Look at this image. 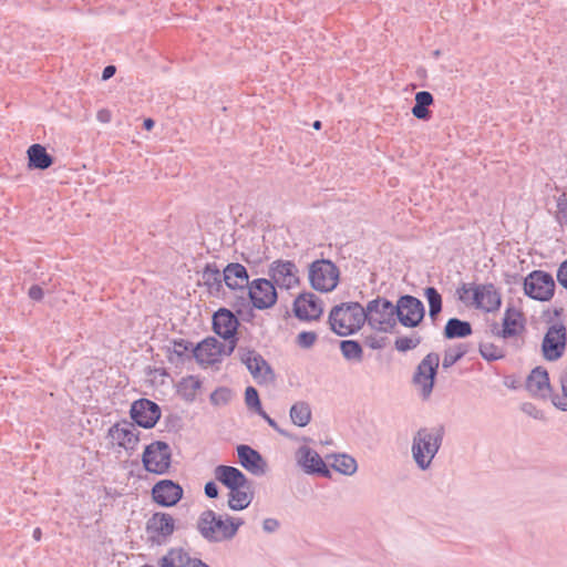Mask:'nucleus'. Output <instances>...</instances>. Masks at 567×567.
<instances>
[{
  "mask_svg": "<svg viewBox=\"0 0 567 567\" xmlns=\"http://www.w3.org/2000/svg\"><path fill=\"white\" fill-rule=\"evenodd\" d=\"M243 524L241 518L216 515L214 511L208 509L200 514L197 520V529L207 542L221 543L233 539Z\"/></svg>",
  "mask_w": 567,
  "mask_h": 567,
  "instance_id": "nucleus-1",
  "label": "nucleus"
},
{
  "mask_svg": "<svg viewBox=\"0 0 567 567\" xmlns=\"http://www.w3.org/2000/svg\"><path fill=\"white\" fill-rule=\"evenodd\" d=\"M443 442L442 427H421L413 437L411 445L412 458L421 471L431 468L433 460Z\"/></svg>",
  "mask_w": 567,
  "mask_h": 567,
  "instance_id": "nucleus-2",
  "label": "nucleus"
},
{
  "mask_svg": "<svg viewBox=\"0 0 567 567\" xmlns=\"http://www.w3.org/2000/svg\"><path fill=\"white\" fill-rule=\"evenodd\" d=\"M329 322L332 331L337 334H352L365 322L363 307L359 302H347L336 306L330 311Z\"/></svg>",
  "mask_w": 567,
  "mask_h": 567,
  "instance_id": "nucleus-3",
  "label": "nucleus"
},
{
  "mask_svg": "<svg viewBox=\"0 0 567 567\" xmlns=\"http://www.w3.org/2000/svg\"><path fill=\"white\" fill-rule=\"evenodd\" d=\"M460 299L486 312L497 311L502 303L501 293L493 284L462 285Z\"/></svg>",
  "mask_w": 567,
  "mask_h": 567,
  "instance_id": "nucleus-4",
  "label": "nucleus"
},
{
  "mask_svg": "<svg viewBox=\"0 0 567 567\" xmlns=\"http://www.w3.org/2000/svg\"><path fill=\"white\" fill-rule=\"evenodd\" d=\"M363 311L365 322L374 330L388 332L396 324L394 305L385 298L369 301Z\"/></svg>",
  "mask_w": 567,
  "mask_h": 567,
  "instance_id": "nucleus-5",
  "label": "nucleus"
},
{
  "mask_svg": "<svg viewBox=\"0 0 567 567\" xmlns=\"http://www.w3.org/2000/svg\"><path fill=\"white\" fill-rule=\"evenodd\" d=\"M309 280L313 289L330 292L339 282V269L330 260H316L309 267Z\"/></svg>",
  "mask_w": 567,
  "mask_h": 567,
  "instance_id": "nucleus-6",
  "label": "nucleus"
},
{
  "mask_svg": "<svg viewBox=\"0 0 567 567\" xmlns=\"http://www.w3.org/2000/svg\"><path fill=\"white\" fill-rule=\"evenodd\" d=\"M172 450L163 441H155L144 450L142 462L145 470L154 474H165L171 467Z\"/></svg>",
  "mask_w": 567,
  "mask_h": 567,
  "instance_id": "nucleus-7",
  "label": "nucleus"
},
{
  "mask_svg": "<svg viewBox=\"0 0 567 567\" xmlns=\"http://www.w3.org/2000/svg\"><path fill=\"white\" fill-rule=\"evenodd\" d=\"M395 322L402 326L414 328L420 324L424 318V306L422 301L413 296L405 295L399 298L394 305Z\"/></svg>",
  "mask_w": 567,
  "mask_h": 567,
  "instance_id": "nucleus-8",
  "label": "nucleus"
},
{
  "mask_svg": "<svg viewBox=\"0 0 567 567\" xmlns=\"http://www.w3.org/2000/svg\"><path fill=\"white\" fill-rule=\"evenodd\" d=\"M440 364L437 353L431 352L419 363L413 375V383L419 388L423 399H427L433 390L434 379Z\"/></svg>",
  "mask_w": 567,
  "mask_h": 567,
  "instance_id": "nucleus-9",
  "label": "nucleus"
},
{
  "mask_svg": "<svg viewBox=\"0 0 567 567\" xmlns=\"http://www.w3.org/2000/svg\"><path fill=\"white\" fill-rule=\"evenodd\" d=\"M235 347L236 340L221 343L215 338H207L194 349V357L199 363L210 365L218 362L223 355H229Z\"/></svg>",
  "mask_w": 567,
  "mask_h": 567,
  "instance_id": "nucleus-10",
  "label": "nucleus"
},
{
  "mask_svg": "<svg viewBox=\"0 0 567 567\" xmlns=\"http://www.w3.org/2000/svg\"><path fill=\"white\" fill-rule=\"evenodd\" d=\"M525 293L540 301L549 300L555 291V281L551 275L536 270L530 272L524 280Z\"/></svg>",
  "mask_w": 567,
  "mask_h": 567,
  "instance_id": "nucleus-11",
  "label": "nucleus"
},
{
  "mask_svg": "<svg viewBox=\"0 0 567 567\" xmlns=\"http://www.w3.org/2000/svg\"><path fill=\"white\" fill-rule=\"evenodd\" d=\"M566 327L561 322H554L549 326L542 344L545 359L558 360L566 348Z\"/></svg>",
  "mask_w": 567,
  "mask_h": 567,
  "instance_id": "nucleus-12",
  "label": "nucleus"
},
{
  "mask_svg": "<svg viewBox=\"0 0 567 567\" xmlns=\"http://www.w3.org/2000/svg\"><path fill=\"white\" fill-rule=\"evenodd\" d=\"M109 437L127 452L134 451L140 442V431L130 421H121L109 429Z\"/></svg>",
  "mask_w": 567,
  "mask_h": 567,
  "instance_id": "nucleus-13",
  "label": "nucleus"
},
{
  "mask_svg": "<svg viewBox=\"0 0 567 567\" xmlns=\"http://www.w3.org/2000/svg\"><path fill=\"white\" fill-rule=\"evenodd\" d=\"M248 296L257 309L271 308L277 301V291L272 281L264 278L250 282Z\"/></svg>",
  "mask_w": 567,
  "mask_h": 567,
  "instance_id": "nucleus-14",
  "label": "nucleus"
},
{
  "mask_svg": "<svg viewBox=\"0 0 567 567\" xmlns=\"http://www.w3.org/2000/svg\"><path fill=\"white\" fill-rule=\"evenodd\" d=\"M130 414L135 425L152 429L161 417V409L151 400L140 399L132 404Z\"/></svg>",
  "mask_w": 567,
  "mask_h": 567,
  "instance_id": "nucleus-15",
  "label": "nucleus"
},
{
  "mask_svg": "<svg viewBox=\"0 0 567 567\" xmlns=\"http://www.w3.org/2000/svg\"><path fill=\"white\" fill-rule=\"evenodd\" d=\"M175 530V520L167 513H155L146 523V532L155 544L165 543Z\"/></svg>",
  "mask_w": 567,
  "mask_h": 567,
  "instance_id": "nucleus-16",
  "label": "nucleus"
},
{
  "mask_svg": "<svg viewBox=\"0 0 567 567\" xmlns=\"http://www.w3.org/2000/svg\"><path fill=\"white\" fill-rule=\"evenodd\" d=\"M270 281L280 288L290 289L298 285V269L290 260H275L269 268Z\"/></svg>",
  "mask_w": 567,
  "mask_h": 567,
  "instance_id": "nucleus-17",
  "label": "nucleus"
},
{
  "mask_svg": "<svg viewBox=\"0 0 567 567\" xmlns=\"http://www.w3.org/2000/svg\"><path fill=\"white\" fill-rule=\"evenodd\" d=\"M241 361L247 367L254 379L259 383H269L274 380V373L267 361L256 351L246 350L241 353Z\"/></svg>",
  "mask_w": 567,
  "mask_h": 567,
  "instance_id": "nucleus-18",
  "label": "nucleus"
},
{
  "mask_svg": "<svg viewBox=\"0 0 567 567\" xmlns=\"http://www.w3.org/2000/svg\"><path fill=\"white\" fill-rule=\"evenodd\" d=\"M152 496L158 505L171 507L182 499L183 488L178 483L171 480H162L153 486Z\"/></svg>",
  "mask_w": 567,
  "mask_h": 567,
  "instance_id": "nucleus-19",
  "label": "nucleus"
},
{
  "mask_svg": "<svg viewBox=\"0 0 567 567\" xmlns=\"http://www.w3.org/2000/svg\"><path fill=\"white\" fill-rule=\"evenodd\" d=\"M296 461L307 474H321L326 477L330 476V472L321 456L307 445H302L297 450Z\"/></svg>",
  "mask_w": 567,
  "mask_h": 567,
  "instance_id": "nucleus-20",
  "label": "nucleus"
},
{
  "mask_svg": "<svg viewBox=\"0 0 567 567\" xmlns=\"http://www.w3.org/2000/svg\"><path fill=\"white\" fill-rule=\"evenodd\" d=\"M293 311L301 320H316L322 313V306L316 295L308 292L295 300Z\"/></svg>",
  "mask_w": 567,
  "mask_h": 567,
  "instance_id": "nucleus-21",
  "label": "nucleus"
},
{
  "mask_svg": "<svg viewBox=\"0 0 567 567\" xmlns=\"http://www.w3.org/2000/svg\"><path fill=\"white\" fill-rule=\"evenodd\" d=\"M238 324V319L227 309H219L213 317L214 331L228 342L236 340L235 333Z\"/></svg>",
  "mask_w": 567,
  "mask_h": 567,
  "instance_id": "nucleus-22",
  "label": "nucleus"
},
{
  "mask_svg": "<svg viewBox=\"0 0 567 567\" xmlns=\"http://www.w3.org/2000/svg\"><path fill=\"white\" fill-rule=\"evenodd\" d=\"M237 454L240 465L255 475H262L266 471V462L256 450L248 445H239Z\"/></svg>",
  "mask_w": 567,
  "mask_h": 567,
  "instance_id": "nucleus-23",
  "label": "nucleus"
},
{
  "mask_svg": "<svg viewBox=\"0 0 567 567\" xmlns=\"http://www.w3.org/2000/svg\"><path fill=\"white\" fill-rule=\"evenodd\" d=\"M226 286L233 290L249 289V276L247 269L238 262L228 264L223 270Z\"/></svg>",
  "mask_w": 567,
  "mask_h": 567,
  "instance_id": "nucleus-24",
  "label": "nucleus"
},
{
  "mask_svg": "<svg viewBox=\"0 0 567 567\" xmlns=\"http://www.w3.org/2000/svg\"><path fill=\"white\" fill-rule=\"evenodd\" d=\"M215 478L229 489L248 486L250 481L243 472L234 466L218 465L215 471Z\"/></svg>",
  "mask_w": 567,
  "mask_h": 567,
  "instance_id": "nucleus-25",
  "label": "nucleus"
},
{
  "mask_svg": "<svg viewBox=\"0 0 567 567\" xmlns=\"http://www.w3.org/2000/svg\"><path fill=\"white\" fill-rule=\"evenodd\" d=\"M526 389L534 396L545 398L550 389L547 371L535 368L526 380Z\"/></svg>",
  "mask_w": 567,
  "mask_h": 567,
  "instance_id": "nucleus-26",
  "label": "nucleus"
},
{
  "mask_svg": "<svg viewBox=\"0 0 567 567\" xmlns=\"http://www.w3.org/2000/svg\"><path fill=\"white\" fill-rule=\"evenodd\" d=\"M196 558L182 547L171 548L166 555L158 560L159 567H193Z\"/></svg>",
  "mask_w": 567,
  "mask_h": 567,
  "instance_id": "nucleus-27",
  "label": "nucleus"
},
{
  "mask_svg": "<svg viewBox=\"0 0 567 567\" xmlns=\"http://www.w3.org/2000/svg\"><path fill=\"white\" fill-rule=\"evenodd\" d=\"M252 498L251 483H248V486L229 489L228 506L233 511H241L250 505Z\"/></svg>",
  "mask_w": 567,
  "mask_h": 567,
  "instance_id": "nucleus-28",
  "label": "nucleus"
},
{
  "mask_svg": "<svg viewBox=\"0 0 567 567\" xmlns=\"http://www.w3.org/2000/svg\"><path fill=\"white\" fill-rule=\"evenodd\" d=\"M29 166L38 169H47L52 163V156L40 144H33L28 150Z\"/></svg>",
  "mask_w": 567,
  "mask_h": 567,
  "instance_id": "nucleus-29",
  "label": "nucleus"
},
{
  "mask_svg": "<svg viewBox=\"0 0 567 567\" xmlns=\"http://www.w3.org/2000/svg\"><path fill=\"white\" fill-rule=\"evenodd\" d=\"M205 286L208 287L210 293H219L223 288V274L215 264H208L202 275Z\"/></svg>",
  "mask_w": 567,
  "mask_h": 567,
  "instance_id": "nucleus-30",
  "label": "nucleus"
},
{
  "mask_svg": "<svg viewBox=\"0 0 567 567\" xmlns=\"http://www.w3.org/2000/svg\"><path fill=\"white\" fill-rule=\"evenodd\" d=\"M520 312L514 308H507L503 318V329L498 336L508 339L518 334V321Z\"/></svg>",
  "mask_w": 567,
  "mask_h": 567,
  "instance_id": "nucleus-31",
  "label": "nucleus"
},
{
  "mask_svg": "<svg viewBox=\"0 0 567 567\" xmlns=\"http://www.w3.org/2000/svg\"><path fill=\"white\" fill-rule=\"evenodd\" d=\"M433 96L427 91H420L415 94V104L412 107V114L417 120H429L430 111L427 107L433 104Z\"/></svg>",
  "mask_w": 567,
  "mask_h": 567,
  "instance_id": "nucleus-32",
  "label": "nucleus"
},
{
  "mask_svg": "<svg viewBox=\"0 0 567 567\" xmlns=\"http://www.w3.org/2000/svg\"><path fill=\"white\" fill-rule=\"evenodd\" d=\"M291 422L300 427L308 425L311 421V409L309 403L305 401H298L290 408Z\"/></svg>",
  "mask_w": 567,
  "mask_h": 567,
  "instance_id": "nucleus-33",
  "label": "nucleus"
},
{
  "mask_svg": "<svg viewBox=\"0 0 567 567\" xmlns=\"http://www.w3.org/2000/svg\"><path fill=\"white\" fill-rule=\"evenodd\" d=\"M472 333L471 323L467 321L452 318L446 322L444 336L447 339L465 338Z\"/></svg>",
  "mask_w": 567,
  "mask_h": 567,
  "instance_id": "nucleus-34",
  "label": "nucleus"
},
{
  "mask_svg": "<svg viewBox=\"0 0 567 567\" xmlns=\"http://www.w3.org/2000/svg\"><path fill=\"white\" fill-rule=\"evenodd\" d=\"M340 350L343 358L348 361L360 363L363 360V348L354 340H343L340 343Z\"/></svg>",
  "mask_w": 567,
  "mask_h": 567,
  "instance_id": "nucleus-35",
  "label": "nucleus"
},
{
  "mask_svg": "<svg viewBox=\"0 0 567 567\" xmlns=\"http://www.w3.org/2000/svg\"><path fill=\"white\" fill-rule=\"evenodd\" d=\"M332 467L337 472L347 476H351L358 471L357 461L352 456L347 454L336 456Z\"/></svg>",
  "mask_w": 567,
  "mask_h": 567,
  "instance_id": "nucleus-36",
  "label": "nucleus"
},
{
  "mask_svg": "<svg viewBox=\"0 0 567 567\" xmlns=\"http://www.w3.org/2000/svg\"><path fill=\"white\" fill-rule=\"evenodd\" d=\"M424 296L429 303V316L435 320L442 310V297L434 287L425 288Z\"/></svg>",
  "mask_w": 567,
  "mask_h": 567,
  "instance_id": "nucleus-37",
  "label": "nucleus"
},
{
  "mask_svg": "<svg viewBox=\"0 0 567 567\" xmlns=\"http://www.w3.org/2000/svg\"><path fill=\"white\" fill-rule=\"evenodd\" d=\"M467 353V347L465 344H458L454 348L447 349L444 353L442 367L444 369L451 368L458 360H461Z\"/></svg>",
  "mask_w": 567,
  "mask_h": 567,
  "instance_id": "nucleus-38",
  "label": "nucleus"
},
{
  "mask_svg": "<svg viewBox=\"0 0 567 567\" xmlns=\"http://www.w3.org/2000/svg\"><path fill=\"white\" fill-rule=\"evenodd\" d=\"M480 353L487 361H495L504 357V350L491 342L481 343Z\"/></svg>",
  "mask_w": 567,
  "mask_h": 567,
  "instance_id": "nucleus-39",
  "label": "nucleus"
},
{
  "mask_svg": "<svg viewBox=\"0 0 567 567\" xmlns=\"http://www.w3.org/2000/svg\"><path fill=\"white\" fill-rule=\"evenodd\" d=\"M233 393L227 388H219L210 394V402L216 406L226 405L231 400Z\"/></svg>",
  "mask_w": 567,
  "mask_h": 567,
  "instance_id": "nucleus-40",
  "label": "nucleus"
},
{
  "mask_svg": "<svg viewBox=\"0 0 567 567\" xmlns=\"http://www.w3.org/2000/svg\"><path fill=\"white\" fill-rule=\"evenodd\" d=\"M560 384L563 390V396L553 398V403L557 409L561 411H567V369L561 374Z\"/></svg>",
  "mask_w": 567,
  "mask_h": 567,
  "instance_id": "nucleus-41",
  "label": "nucleus"
},
{
  "mask_svg": "<svg viewBox=\"0 0 567 567\" xmlns=\"http://www.w3.org/2000/svg\"><path fill=\"white\" fill-rule=\"evenodd\" d=\"M419 337H400L395 340V349L401 352H405L416 348L420 343Z\"/></svg>",
  "mask_w": 567,
  "mask_h": 567,
  "instance_id": "nucleus-42",
  "label": "nucleus"
},
{
  "mask_svg": "<svg viewBox=\"0 0 567 567\" xmlns=\"http://www.w3.org/2000/svg\"><path fill=\"white\" fill-rule=\"evenodd\" d=\"M245 402L246 405L254 410L255 412H258L261 410V403L259 400L258 392L255 388L248 386L245 391Z\"/></svg>",
  "mask_w": 567,
  "mask_h": 567,
  "instance_id": "nucleus-43",
  "label": "nucleus"
},
{
  "mask_svg": "<svg viewBox=\"0 0 567 567\" xmlns=\"http://www.w3.org/2000/svg\"><path fill=\"white\" fill-rule=\"evenodd\" d=\"M316 340L317 334L312 331H302L297 336L298 346L305 349L311 348Z\"/></svg>",
  "mask_w": 567,
  "mask_h": 567,
  "instance_id": "nucleus-44",
  "label": "nucleus"
},
{
  "mask_svg": "<svg viewBox=\"0 0 567 567\" xmlns=\"http://www.w3.org/2000/svg\"><path fill=\"white\" fill-rule=\"evenodd\" d=\"M557 218L559 223L567 224V199L560 198L557 204Z\"/></svg>",
  "mask_w": 567,
  "mask_h": 567,
  "instance_id": "nucleus-45",
  "label": "nucleus"
},
{
  "mask_svg": "<svg viewBox=\"0 0 567 567\" xmlns=\"http://www.w3.org/2000/svg\"><path fill=\"white\" fill-rule=\"evenodd\" d=\"M557 280L564 288H567V259L558 268Z\"/></svg>",
  "mask_w": 567,
  "mask_h": 567,
  "instance_id": "nucleus-46",
  "label": "nucleus"
},
{
  "mask_svg": "<svg viewBox=\"0 0 567 567\" xmlns=\"http://www.w3.org/2000/svg\"><path fill=\"white\" fill-rule=\"evenodd\" d=\"M278 527H279V522L275 518H266L262 522V529L266 533H274L278 529Z\"/></svg>",
  "mask_w": 567,
  "mask_h": 567,
  "instance_id": "nucleus-47",
  "label": "nucleus"
},
{
  "mask_svg": "<svg viewBox=\"0 0 567 567\" xmlns=\"http://www.w3.org/2000/svg\"><path fill=\"white\" fill-rule=\"evenodd\" d=\"M32 300L40 301L43 298V290L40 286H31L28 292Z\"/></svg>",
  "mask_w": 567,
  "mask_h": 567,
  "instance_id": "nucleus-48",
  "label": "nucleus"
},
{
  "mask_svg": "<svg viewBox=\"0 0 567 567\" xmlns=\"http://www.w3.org/2000/svg\"><path fill=\"white\" fill-rule=\"evenodd\" d=\"M205 494L209 498H216L218 496V487L214 482H208L205 485Z\"/></svg>",
  "mask_w": 567,
  "mask_h": 567,
  "instance_id": "nucleus-49",
  "label": "nucleus"
},
{
  "mask_svg": "<svg viewBox=\"0 0 567 567\" xmlns=\"http://www.w3.org/2000/svg\"><path fill=\"white\" fill-rule=\"evenodd\" d=\"M186 351H188V343L184 340L174 342V353L177 355H183Z\"/></svg>",
  "mask_w": 567,
  "mask_h": 567,
  "instance_id": "nucleus-50",
  "label": "nucleus"
},
{
  "mask_svg": "<svg viewBox=\"0 0 567 567\" xmlns=\"http://www.w3.org/2000/svg\"><path fill=\"white\" fill-rule=\"evenodd\" d=\"M96 118L102 123H109L111 121V112L106 109H102L97 112Z\"/></svg>",
  "mask_w": 567,
  "mask_h": 567,
  "instance_id": "nucleus-51",
  "label": "nucleus"
},
{
  "mask_svg": "<svg viewBox=\"0 0 567 567\" xmlns=\"http://www.w3.org/2000/svg\"><path fill=\"white\" fill-rule=\"evenodd\" d=\"M262 419L266 420V422L272 427L275 429L276 431H279V427H278V424L276 423V421L274 419H271L262 409L260 411L257 412Z\"/></svg>",
  "mask_w": 567,
  "mask_h": 567,
  "instance_id": "nucleus-52",
  "label": "nucleus"
},
{
  "mask_svg": "<svg viewBox=\"0 0 567 567\" xmlns=\"http://www.w3.org/2000/svg\"><path fill=\"white\" fill-rule=\"evenodd\" d=\"M115 72H116V68L114 65H107L103 70L102 79L109 80L115 74Z\"/></svg>",
  "mask_w": 567,
  "mask_h": 567,
  "instance_id": "nucleus-53",
  "label": "nucleus"
},
{
  "mask_svg": "<svg viewBox=\"0 0 567 567\" xmlns=\"http://www.w3.org/2000/svg\"><path fill=\"white\" fill-rule=\"evenodd\" d=\"M155 122L152 118L144 120L143 126L145 130L150 131L154 127Z\"/></svg>",
  "mask_w": 567,
  "mask_h": 567,
  "instance_id": "nucleus-54",
  "label": "nucleus"
},
{
  "mask_svg": "<svg viewBox=\"0 0 567 567\" xmlns=\"http://www.w3.org/2000/svg\"><path fill=\"white\" fill-rule=\"evenodd\" d=\"M187 382L190 384L193 390H197L200 385L199 382L193 378H190Z\"/></svg>",
  "mask_w": 567,
  "mask_h": 567,
  "instance_id": "nucleus-55",
  "label": "nucleus"
},
{
  "mask_svg": "<svg viewBox=\"0 0 567 567\" xmlns=\"http://www.w3.org/2000/svg\"><path fill=\"white\" fill-rule=\"evenodd\" d=\"M193 567H209L206 563H204L202 559H195Z\"/></svg>",
  "mask_w": 567,
  "mask_h": 567,
  "instance_id": "nucleus-56",
  "label": "nucleus"
},
{
  "mask_svg": "<svg viewBox=\"0 0 567 567\" xmlns=\"http://www.w3.org/2000/svg\"><path fill=\"white\" fill-rule=\"evenodd\" d=\"M41 535H42V533H41V529H40V528H35V529L33 530V538H34L35 540H40Z\"/></svg>",
  "mask_w": 567,
  "mask_h": 567,
  "instance_id": "nucleus-57",
  "label": "nucleus"
},
{
  "mask_svg": "<svg viewBox=\"0 0 567 567\" xmlns=\"http://www.w3.org/2000/svg\"><path fill=\"white\" fill-rule=\"evenodd\" d=\"M312 126H313L315 130H320L321 128V122L320 121H315Z\"/></svg>",
  "mask_w": 567,
  "mask_h": 567,
  "instance_id": "nucleus-58",
  "label": "nucleus"
}]
</instances>
